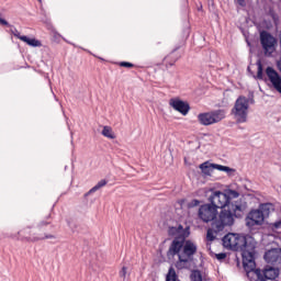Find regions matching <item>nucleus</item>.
I'll return each instance as SVG.
<instances>
[{"label":"nucleus","mask_w":281,"mask_h":281,"mask_svg":"<svg viewBox=\"0 0 281 281\" xmlns=\"http://www.w3.org/2000/svg\"><path fill=\"white\" fill-rule=\"evenodd\" d=\"M277 67H278L279 71L281 72V59H279V60L277 61Z\"/></svg>","instance_id":"obj_32"},{"label":"nucleus","mask_w":281,"mask_h":281,"mask_svg":"<svg viewBox=\"0 0 281 281\" xmlns=\"http://www.w3.org/2000/svg\"><path fill=\"white\" fill-rule=\"evenodd\" d=\"M217 224L214 222L211 223V227L206 232V240L212 243L213 240H216V234H220V232H223V229L216 227Z\"/></svg>","instance_id":"obj_13"},{"label":"nucleus","mask_w":281,"mask_h":281,"mask_svg":"<svg viewBox=\"0 0 281 281\" xmlns=\"http://www.w3.org/2000/svg\"><path fill=\"white\" fill-rule=\"evenodd\" d=\"M217 214L218 210L211 203L201 205L198 211L199 220L203 223H214V221H216Z\"/></svg>","instance_id":"obj_10"},{"label":"nucleus","mask_w":281,"mask_h":281,"mask_svg":"<svg viewBox=\"0 0 281 281\" xmlns=\"http://www.w3.org/2000/svg\"><path fill=\"white\" fill-rule=\"evenodd\" d=\"M106 186V180L99 181L92 189L89 190L88 193H86V196H89V194H93V192H98L100 188H104Z\"/></svg>","instance_id":"obj_17"},{"label":"nucleus","mask_w":281,"mask_h":281,"mask_svg":"<svg viewBox=\"0 0 281 281\" xmlns=\"http://www.w3.org/2000/svg\"><path fill=\"white\" fill-rule=\"evenodd\" d=\"M21 41L23 43H26V45H30V47H43V44L41 43V41L36 38H30L24 35L23 37H21Z\"/></svg>","instance_id":"obj_15"},{"label":"nucleus","mask_w":281,"mask_h":281,"mask_svg":"<svg viewBox=\"0 0 281 281\" xmlns=\"http://www.w3.org/2000/svg\"><path fill=\"white\" fill-rule=\"evenodd\" d=\"M45 225H49V223H47V222H41V223H40V226H41V227H45Z\"/></svg>","instance_id":"obj_33"},{"label":"nucleus","mask_w":281,"mask_h":281,"mask_svg":"<svg viewBox=\"0 0 281 281\" xmlns=\"http://www.w3.org/2000/svg\"><path fill=\"white\" fill-rule=\"evenodd\" d=\"M128 271V268L123 267L121 271L119 272L120 278H123V280H126V273Z\"/></svg>","instance_id":"obj_27"},{"label":"nucleus","mask_w":281,"mask_h":281,"mask_svg":"<svg viewBox=\"0 0 281 281\" xmlns=\"http://www.w3.org/2000/svg\"><path fill=\"white\" fill-rule=\"evenodd\" d=\"M0 25H9L8 21L0 18Z\"/></svg>","instance_id":"obj_31"},{"label":"nucleus","mask_w":281,"mask_h":281,"mask_svg":"<svg viewBox=\"0 0 281 281\" xmlns=\"http://www.w3.org/2000/svg\"><path fill=\"white\" fill-rule=\"evenodd\" d=\"M201 201L199 200H192L191 201V207H196V205H200Z\"/></svg>","instance_id":"obj_30"},{"label":"nucleus","mask_w":281,"mask_h":281,"mask_svg":"<svg viewBox=\"0 0 281 281\" xmlns=\"http://www.w3.org/2000/svg\"><path fill=\"white\" fill-rule=\"evenodd\" d=\"M240 193L236 190L227 189L225 192L223 191H213L212 194L209 196V202L212 206L216 210H223L225 207H233L234 202L233 199H238Z\"/></svg>","instance_id":"obj_4"},{"label":"nucleus","mask_w":281,"mask_h":281,"mask_svg":"<svg viewBox=\"0 0 281 281\" xmlns=\"http://www.w3.org/2000/svg\"><path fill=\"white\" fill-rule=\"evenodd\" d=\"M169 236H175V238L169 246L167 255L172 258L178 256L176 268L179 270L186 269L188 262L193 260L194 255L198 251L194 241L190 239L186 240L190 236V227L183 228V225L169 227Z\"/></svg>","instance_id":"obj_1"},{"label":"nucleus","mask_w":281,"mask_h":281,"mask_svg":"<svg viewBox=\"0 0 281 281\" xmlns=\"http://www.w3.org/2000/svg\"><path fill=\"white\" fill-rule=\"evenodd\" d=\"M101 135H103V137H108V139H115V133L113 132V127L108 125L103 126Z\"/></svg>","instance_id":"obj_16"},{"label":"nucleus","mask_w":281,"mask_h":281,"mask_svg":"<svg viewBox=\"0 0 281 281\" xmlns=\"http://www.w3.org/2000/svg\"><path fill=\"white\" fill-rule=\"evenodd\" d=\"M266 262L268 265H272V267H276L277 269H281V249L274 248L271 250H268L263 256Z\"/></svg>","instance_id":"obj_11"},{"label":"nucleus","mask_w":281,"mask_h":281,"mask_svg":"<svg viewBox=\"0 0 281 281\" xmlns=\"http://www.w3.org/2000/svg\"><path fill=\"white\" fill-rule=\"evenodd\" d=\"M191 279H192L193 281H203V278L201 277V272H198V271H195V272H193V273L191 274Z\"/></svg>","instance_id":"obj_25"},{"label":"nucleus","mask_w":281,"mask_h":281,"mask_svg":"<svg viewBox=\"0 0 281 281\" xmlns=\"http://www.w3.org/2000/svg\"><path fill=\"white\" fill-rule=\"evenodd\" d=\"M49 238H56V236L45 235L44 237H34L33 239H29V240H31V243H36L38 240H45V239H49Z\"/></svg>","instance_id":"obj_23"},{"label":"nucleus","mask_w":281,"mask_h":281,"mask_svg":"<svg viewBox=\"0 0 281 281\" xmlns=\"http://www.w3.org/2000/svg\"><path fill=\"white\" fill-rule=\"evenodd\" d=\"M120 67H125L127 69H133V67H135V65L133 63H130V61H121L119 64Z\"/></svg>","instance_id":"obj_24"},{"label":"nucleus","mask_w":281,"mask_h":281,"mask_svg":"<svg viewBox=\"0 0 281 281\" xmlns=\"http://www.w3.org/2000/svg\"><path fill=\"white\" fill-rule=\"evenodd\" d=\"M169 105L171 106V109H173L178 113H181V115H188V113H190V103L179 98L170 99Z\"/></svg>","instance_id":"obj_12"},{"label":"nucleus","mask_w":281,"mask_h":281,"mask_svg":"<svg viewBox=\"0 0 281 281\" xmlns=\"http://www.w3.org/2000/svg\"><path fill=\"white\" fill-rule=\"evenodd\" d=\"M273 207L271 203L261 204L259 210L251 211L248 214L247 225L254 227L255 225H262L265 218L269 216V211Z\"/></svg>","instance_id":"obj_5"},{"label":"nucleus","mask_w":281,"mask_h":281,"mask_svg":"<svg viewBox=\"0 0 281 281\" xmlns=\"http://www.w3.org/2000/svg\"><path fill=\"white\" fill-rule=\"evenodd\" d=\"M249 111V99L247 97L240 95L235 101V105L232 110L233 115L237 119L239 124L247 122V113Z\"/></svg>","instance_id":"obj_6"},{"label":"nucleus","mask_w":281,"mask_h":281,"mask_svg":"<svg viewBox=\"0 0 281 281\" xmlns=\"http://www.w3.org/2000/svg\"><path fill=\"white\" fill-rule=\"evenodd\" d=\"M211 166L214 170H220L221 172H234V169L227 166L216 165V164H211Z\"/></svg>","instance_id":"obj_18"},{"label":"nucleus","mask_w":281,"mask_h":281,"mask_svg":"<svg viewBox=\"0 0 281 281\" xmlns=\"http://www.w3.org/2000/svg\"><path fill=\"white\" fill-rule=\"evenodd\" d=\"M259 38L265 56H272L276 52V45H278V40L267 31L260 32Z\"/></svg>","instance_id":"obj_9"},{"label":"nucleus","mask_w":281,"mask_h":281,"mask_svg":"<svg viewBox=\"0 0 281 281\" xmlns=\"http://www.w3.org/2000/svg\"><path fill=\"white\" fill-rule=\"evenodd\" d=\"M243 212V205L240 204H233V206H225L221 210V212L216 215L213 223L216 225L215 227L217 229H225L226 227H232L234 225V222L238 216H240V213Z\"/></svg>","instance_id":"obj_3"},{"label":"nucleus","mask_w":281,"mask_h":281,"mask_svg":"<svg viewBox=\"0 0 281 281\" xmlns=\"http://www.w3.org/2000/svg\"><path fill=\"white\" fill-rule=\"evenodd\" d=\"M11 34H13V36H15V38H19V41H21V38H23L25 36V35H21V33L16 29L11 30Z\"/></svg>","instance_id":"obj_26"},{"label":"nucleus","mask_w":281,"mask_h":281,"mask_svg":"<svg viewBox=\"0 0 281 281\" xmlns=\"http://www.w3.org/2000/svg\"><path fill=\"white\" fill-rule=\"evenodd\" d=\"M280 269L281 268H277V267L273 268V267L267 266L263 270H260L256 268V262H255L254 269L250 271H246V273L248 278H249V273H255V276H257V281L276 280V278L280 276Z\"/></svg>","instance_id":"obj_8"},{"label":"nucleus","mask_w":281,"mask_h":281,"mask_svg":"<svg viewBox=\"0 0 281 281\" xmlns=\"http://www.w3.org/2000/svg\"><path fill=\"white\" fill-rule=\"evenodd\" d=\"M166 281H177V271L170 267L166 277Z\"/></svg>","instance_id":"obj_21"},{"label":"nucleus","mask_w":281,"mask_h":281,"mask_svg":"<svg viewBox=\"0 0 281 281\" xmlns=\"http://www.w3.org/2000/svg\"><path fill=\"white\" fill-rule=\"evenodd\" d=\"M181 58V55L177 53V50L171 52L169 55H167L164 59V63L166 67H173L175 63Z\"/></svg>","instance_id":"obj_14"},{"label":"nucleus","mask_w":281,"mask_h":281,"mask_svg":"<svg viewBox=\"0 0 281 281\" xmlns=\"http://www.w3.org/2000/svg\"><path fill=\"white\" fill-rule=\"evenodd\" d=\"M198 120L202 126H212V124H218L222 120H225L224 110H215L211 112L200 113Z\"/></svg>","instance_id":"obj_7"},{"label":"nucleus","mask_w":281,"mask_h":281,"mask_svg":"<svg viewBox=\"0 0 281 281\" xmlns=\"http://www.w3.org/2000/svg\"><path fill=\"white\" fill-rule=\"evenodd\" d=\"M200 170L203 172V175H210V172H212V164H210V161L201 164Z\"/></svg>","instance_id":"obj_19"},{"label":"nucleus","mask_w":281,"mask_h":281,"mask_svg":"<svg viewBox=\"0 0 281 281\" xmlns=\"http://www.w3.org/2000/svg\"><path fill=\"white\" fill-rule=\"evenodd\" d=\"M270 229H272V232H280V229H281V220H279L274 223H271L270 224Z\"/></svg>","instance_id":"obj_22"},{"label":"nucleus","mask_w":281,"mask_h":281,"mask_svg":"<svg viewBox=\"0 0 281 281\" xmlns=\"http://www.w3.org/2000/svg\"><path fill=\"white\" fill-rule=\"evenodd\" d=\"M223 245L232 251H240L244 270L254 271L256 267V244L254 241H247V237L240 234L228 233L223 237Z\"/></svg>","instance_id":"obj_2"},{"label":"nucleus","mask_w":281,"mask_h":281,"mask_svg":"<svg viewBox=\"0 0 281 281\" xmlns=\"http://www.w3.org/2000/svg\"><path fill=\"white\" fill-rule=\"evenodd\" d=\"M257 80H262L265 78V75H263V68H262V61L258 60L257 61Z\"/></svg>","instance_id":"obj_20"},{"label":"nucleus","mask_w":281,"mask_h":281,"mask_svg":"<svg viewBox=\"0 0 281 281\" xmlns=\"http://www.w3.org/2000/svg\"><path fill=\"white\" fill-rule=\"evenodd\" d=\"M217 260H225L227 258V254L225 252H220L215 255Z\"/></svg>","instance_id":"obj_28"},{"label":"nucleus","mask_w":281,"mask_h":281,"mask_svg":"<svg viewBox=\"0 0 281 281\" xmlns=\"http://www.w3.org/2000/svg\"><path fill=\"white\" fill-rule=\"evenodd\" d=\"M237 5H240V8H245L247 5L246 0H236Z\"/></svg>","instance_id":"obj_29"}]
</instances>
